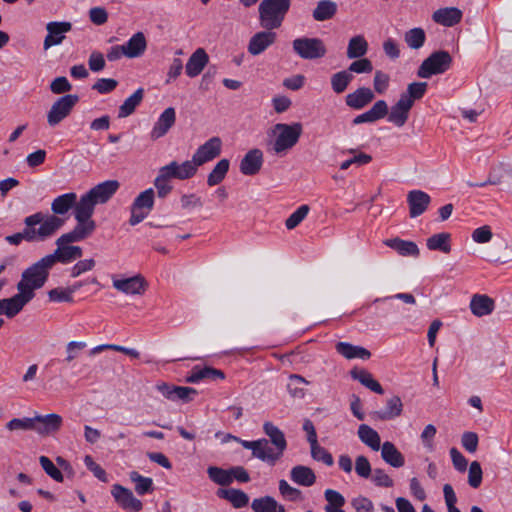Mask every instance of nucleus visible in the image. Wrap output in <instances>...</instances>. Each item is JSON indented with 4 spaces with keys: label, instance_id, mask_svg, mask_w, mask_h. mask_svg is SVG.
<instances>
[{
    "label": "nucleus",
    "instance_id": "nucleus-42",
    "mask_svg": "<svg viewBox=\"0 0 512 512\" xmlns=\"http://www.w3.org/2000/svg\"><path fill=\"white\" fill-rule=\"evenodd\" d=\"M229 437L233 438L237 442H239L243 448L251 450L252 456L267 463L268 455H266L264 451V447L266 446V438H261L253 441L242 440L235 436L229 435Z\"/></svg>",
    "mask_w": 512,
    "mask_h": 512
},
{
    "label": "nucleus",
    "instance_id": "nucleus-33",
    "mask_svg": "<svg viewBox=\"0 0 512 512\" xmlns=\"http://www.w3.org/2000/svg\"><path fill=\"white\" fill-rule=\"evenodd\" d=\"M338 11V5L332 0H320L312 11L315 21L324 22L332 19Z\"/></svg>",
    "mask_w": 512,
    "mask_h": 512
},
{
    "label": "nucleus",
    "instance_id": "nucleus-30",
    "mask_svg": "<svg viewBox=\"0 0 512 512\" xmlns=\"http://www.w3.org/2000/svg\"><path fill=\"white\" fill-rule=\"evenodd\" d=\"M337 353L346 359H362L367 360L371 357V353L364 347L352 345L348 342H338L335 346Z\"/></svg>",
    "mask_w": 512,
    "mask_h": 512
},
{
    "label": "nucleus",
    "instance_id": "nucleus-40",
    "mask_svg": "<svg viewBox=\"0 0 512 512\" xmlns=\"http://www.w3.org/2000/svg\"><path fill=\"white\" fill-rule=\"evenodd\" d=\"M217 495L228 500L235 508L245 507L249 502L248 495L239 489H219Z\"/></svg>",
    "mask_w": 512,
    "mask_h": 512
},
{
    "label": "nucleus",
    "instance_id": "nucleus-38",
    "mask_svg": "<svg viewBox=\"0 0 512 512\" xmlns=\"http://www.w3.org/2000/svg\"><path fill=\"white\" fill-rule=\"evenodd\" d=\"M357 434H358L360 441L363 444H365L366 446H368L370 449H372L373 451L380 450V447H381L380 435L376 430L371 428L369 425L361 424L358 427Z\"/></svg>",
    "mask_w": 512,
    "mask_h": 512
},
{
    "label": "nucleus",
    "instance_id": "nucleus-51",
    "mask_svg": "<svg viewBox=\"0 0 512 512\" xmlns=\"http://www.w3.org/2000/svg\"><path fill=\"white\" fill-rule=\"evenodd\" d=\"M209 478L216 484L227 486L232 483L231 468L226 470L216 466L207 469Z\"/></svg>",
    "mask_w": 512,
    "mask_h": 512
},
{
    "label": "nucleus",
    "instance_id": "nucleus-35",
    "mask_svg": "<svg viewBox=\"0 0 512 512\" xmlns=\"http://www.w3.org/2000/svg\"><path fill=\"white\" fill-rule=\"evenodd\" d=\"M403 404L399 396H392L386 402L383 410L376 411L373 415L379 420H391L401 415Z\"/></svg>",
    "mask_w": 512,
    "mask_h": 512
},
{
    "label": "nucleus",
    "instance_id": "nucleus-3",
    "mask_svg": "<svg viewBox=\"0 0 512 512\" xmlns=\"http://www.w3.org/2000/svg\"><path fill=\"white\" fill-rule=\"evenodd\" d=\"M291 7V0H262L258 7L260 26L266 30L278 29Z\"/></svg>",
    "mask_w": 512,
    "mask_h": 512
},
{
    "label": "nucleus",
    "instance_id": "nucleus-28",
    "mask_svg": "<svg viewBox=\"0 0 512 512\" xmlns=\"http://www.w3.org/2000/svg\"><path fill=\"white\" fill-rule=\"evenodd\" d=\"M124 56L127 58L140 57L147 48V41L142 32H137L123 44Z\"/></svg>",
    "mask_w": 512,
    "mask_h": 512
},
{
    "label": "nucleus",
    "instance_id": "nucleus-1",
    "mask_svg": "<svg viewBox=\"0 0 512 512\" xmlns=\"http://www.w3.org/2000/svg\"><path fill=\"white\" fill-rule=\"evenodd\" d=\"M64 223L65 220L60 217L36 212L25 217V228L22 232L6 236L5 241L15 246L20 245L24 240L27 242L45 241L55 235Z\"/></svg>",
    "mask_w": 512,
    "mask_h": 512
},
{
    "label": "nucleus",
    "instance_id": "nucleus-47",
    "mask_svg": "<svg viewBox=\"0 0 512 512\" xmlns=\"http://www.w3.org/2000/svg\"><path fill=\"white\" fill-rule=\"evenodd\" d=\"M129 478L135 484L134 489L140 496L151 493L154 490L153 480L150 477H144L137 471H132L129 473Z\"/></svg>",
    "mask_w": 512,
    "mask_h": 512
},
{
    "label": "nucleus",
    "instance_id": "nucleus-61",
    "mask_svg": "<svg viewBox=\"0 0 512 512\" xmlns=\"http://www.w3.org/2000/svg\"><path fill=\"white\" fill-rule=\"evenodd\" d=\"M75 288H54L48 292L49 300L52 302H71L73 300L72 294Z\"/></svg>",
    "mask_w": 512,
    "mask_h": 512
},
{
    "label": "nucleus",
    "instance_id": "nucleus-27",
    "mask_svg": "<svg viewBox=\"0 0 512 512\" xmlns=\"http://www.w3.org/2000/svg\"><path fill=\"white\" fill-rule=\"evenodd\" d=\"M432 19L438 24L452 27L461 21L462 12L456 7L440 8L433 13Z\"/></svg>",
    "mask_w": 512,
    "mask_h": 512
},
{
    "label": "nucleus",
    "instance_id": "nucleus-44",
    "mask_svg": "<svg viewBox=\"0 0 512 512\" xmlns=\"http://www.w3.org/2000/svg\"><path fill=\"white\" fill-rule=\"evenodd\" d=\"M230 167V161L226 158L219 160L207 176L209 187L219 185L226 177Z\"/></svg>",
    "mask_w": 512,
    "mask_h": 512
},
{
    "label": "nucleus",
    "instance_id": "nucleus-50",
    "mask_svg": "<svg viewBox=\"0 0 512 512\" xmlns=\"http://www.w3.org/2000/svg\"><path fill=\"white\" fill-rule=\"evenodd\" d=\"M404 40L409 48L418 50L425 43V40H426L425 31L419 27L412 28L405 33Z\"/></svg>",
    "mask_w": 512,
    "mask_h": 512
},
{
    "label": "nucleus",
    "instance_id": "nucleus-20",
    "mask_svg": "<svg viewBox=\"0 0 512 512\" xmlns=\"http://www.w3.org/2000/svg\"><path fill=\"white\" fill-rule=\"evenodd\" d=\"M411 102L399 97L398 101L392 105L390 110L388 109L387 120L396 127H402L405 125L409 118Z\"/></svg>",
    "mask_w": 512,
    "mask_h": 512
},
{
    "label": "nucleus",
    "instance_id": "nucleus-6",
    "mask_svg": "<svg viewBox=\"0 0 512 512\" xmlns=\"http://www.w3.org/2000/svg\"><path fill=\"white\" fill-rule=\"evenodd\" d=\"M451 65L452 57L449 52L435 51L421 63L417 75L420 78H430L433 75L443 74Z\"/></svg>",
    "mask_w": 512,
    "mask_h": 512
},
{
    "label": "nucleus",
    "instance_id": "nucleus-57",
    "mask_svg": "<svg viewBox=\"0 0 512 512\" xmlns=\"http://www.w3.org/2000/svg\"><path fill=\"white\" fill-rule=\"evenodd\" d=\"M311 457L318 462H323L327 466L334 464V459L331 453L324 447L320 446L319 443L310 446Z\"/></svg>",
    "mask_w": 512,
    "mask_h": 512
},
{
    "label": "nucleus",
    "instance_id": "nucleus-14",
    "mask_svg": "<svg viewBox=\"0 0 512 512\" xmlns=\"http://www.w3.org/2000/svg\"><path fill=\"white\" fill-rule=\"evenodd\" d=\"M83 251L79 246L57 245V249L46 255L47 262L53 267L57 262L69 264L82 257Z\"/></svg>",
    "mask_w": 512,
    "mask_h": 512
},
{
    "label": "nucleus",
    "instance_id": "nucleus-13",
    "mask_svg": "<svg viewBox=\"0 0 512 512\" xmlns=\"http://www.w3.org/2000/svg\"><path fill=\"white\" fill-rule=\"evenodd\" d=\"M111 494L115 501L124 509L131 512H139L142 510V502L136 498L132 491L119 485L115 484L112 486Z\"/></svg>",
    "mask_w": 512,
    "mask_h": 512
},
{
    "label": "nucleus",
    "instance_id": "nucleus-36",
    "mask_svg": "<svg viewBox=\"0 0 512 512\" xmlns=\"http://www.w3.org/2000/svg\"><path fill=\"white\" fill-rule=\"evenodd\" d=\"M470 309L475 316H486L494 310V301L487 295L476 294L471 299Z\"/></svg>",
    "mask_w": 512,
    "mask_h": 512
},
{
    "label": "nucleus",
    "instance_id": "nucleus-43",
    "mask_svg": "<svg viewBox=\"0 0 512 512\" xmlns=\"http://www.w3.org/2000/svg\"><path fill=\"white\" fill-rule=\"evenodd\" d=\"M368 51V42L362 35L352 37L347 46V58L358 59L366 55Z\"/></svg>",
    "mask_w": 512,
    "mask_h": 512
},
{
    "label": "nucleus",
    "instance_id": "nucleus-64",
    "mask_svg": "<svg viewBox=\"0 0 512 512\" xmlns=\"http://www.w3.org/2000/svg\"><path fill=\"white\" fill-rule=\"evenodd\" d=\"M371 481L378 487L390 488L393 486L392 478L380 468H376L372 471L370 476Z\"/></svg>",
    "mask_w": 512,
    "mask_h": 512
},
{
    "label": "nucleus",
    "instance_id": "nucleus-48",
    "mask_svg": "<svg viewBox=\"0 0 512 512\" xmlns=\"http://www.w3.org/2000/svg\"><path fill=\"white\" fill-rule=\"evenodd\" d=\"M428 84L426 82H413L408 84L407 89L400 95L401 98L411 102V106L414 105L416 100H420L424 97L427 91Z\"/></svg>",
    "mask_w": 512,
    "mask_h": 512
},
{
    "label": "nucleus",
    "instance_id": "nucleus-2",
    "mask_svg": "<svg viewBox=\"0 0 512 512\" xmlns=\"http://www.w3.org/2000/svg\"><path fill=\"white\" fill-rule=\"evenodd\" d=\"M51 269V265L44 256L22 272L21 279L16 286L18 293L15 294V297L23 307L35 297V290L45 285Z\"/></svg>",
    "mask_w": 512,
    "mask_h": 512
},
{
    "label": "nucleus",
    "instance_id": "nucleus-9",
    "mask_svg": "<svg viewBox=\"0 0 512 512\" xmlns=\"http://www.w3.org/2000/svg\"><path fill=\"white\" fill-rule=\"evenodd\" d=\"M79 96L77 94H66L58 98L51 106L47 113V122L51 127H55L61 121H63L74 106L78 103Z\"/></svg>",
    "mask_w": 512,
    "mask_h": 512
},
{
    "label": "nucleus",
    "instance_id": "nucleus-39",
    "mask_svg": "<svg viewBox=\"0 0 512 512\" xmlns=\"http://www.w3.org/2000/svg\"><path fill=\"white\" fill-rule=\"evenodd\" d=\"M224 378L225 374L222 370L215 369L213 367H194L191 374L187 377V382L198 383L202 379L223 380Z\"/></svg>",
    "mask_w": 512,
    "mask_h": 512
},
{
    "label": "nucleus",
    "instance_id": "nucleus-17",
    "mask_svg": "<svg viewBox=\"0 0 512 512\" xmlns=\"http://www.w3.org/2000/svg\"><path fill=\"white\" fill-rule=\"evenodd\" d=\"M96 201L88 194H83L79 200L76 199L74 205V217L78 223L87 225L89 223H95L91 217L94 213Z\"/></svg>",
    "mask_w": 512,
    "mask_h": 512
},
{
    "label": "nucleus",
    "instance_id": "nucleus-22",
    "mask_svg": "<svg viewBox=\"0 0 512 512\" xmlns=\"http://www.w3.org/2000/svg\"><path fill=\"white\" fill-rule=\"evenodd\" d=\"M431 197L422 190H411L407 195L410 217L422 215L428 208Z\"/></svg>",
    "mask_w": 512,
    "mask_h": 512
},
{
    "label": "nucleus",
    "instance_id": "nucleus-19",
    "mask_svg": "<svg viewBox=\"0 0 512 512\" xmlns=\"http://www.w3.org/2000/svg\"><path fill=\"white\" fill-rule=\"evenodd\" d=\"M263 165V152L254 148L249 150L240 162V172L246 176L256 175Z\"/></svg>",
    "mask_w": 512,
    "mask_h": 512
},
{
    "label": "nucleus",
    "instance_id": "nucleus-37",
    "mask_svg": "<svg viewBox=\"0 0 512 512\" xmlns=\"http://www.w3.org/2000/svg\"><path fill=\"white\" fill-rule=\"evenodd\" d=\"M77 195L69 192L56 197L51 203L53 216L66 214L76 204Z\"/></svg>",
    "mask_w": 512,
    "mask_h": 512
},
{
    "label": "nucleus",
    "instance_id": "nucleus-25",
    "mask_svg": "<svg viewBox=\"0 0 512 512\" xmlns=\"http://www.w3.org/2000/svg\"><path fill=\"white\" fill-rule=\"evenodd\" d=\"M119 182L116 180H107L91 188L87 193L96 201L97 204L106 203L118 190Z\"/></svg>",
    "mask_w": 512,
    "mask_h": 512
},
{
    "label": "nucleus",
    "instance_id": "nucleus-29",
    "mask_svg": "<svg viewBox=\"0 0 512 512\" xmlns=\"http://www.w3.org/2000/svg\"><path fill=\"white\" fill-rule=\"evenodd\" d=\"M350 375L354 380L359 381L364 387L376 394L382 395L384 390L380 383L373 378V375L364 368H353Z\"/></svg>",
    "mask_w": 512,
    "mask_h": 512
},
{
    "label": "nucleus",
    "instance_id": "nucleus-63",
    "mask_svg": "<svg viewBox=\"0 0 512 512\" xmlns=\"http://www.w3.org/2000/svg\"><path fill=\"white\" fill-rule=\"evenodd\" d=\"M389 83L390 76L387 73L381 70H377L375 72L373 78V88L375 92H377L378 94H384L389 87Z\"/></svg>",
    "mask_w": 512,
    "mask_h": 512
},
{
    "label": "nucleus",
    "instance_id": "nucleus-58",
    "mask_svg": "<svg viewBox=\"0 0 512 512\" xmlns=\"http://www.w3.org/2000/svg\"><path fill=\"white\" fill-rule=\"evenodd\" d=\"M482 477L483 472L480 463L478 461H473L470 464L468 471L469 485L474 489L478 488L482 483Z\"/></svg>",
    "mask_w": 512,
    "mask_h": 512
},
{
    "label": "nucleus",
    "instance_id": "nucleus-16",
    "mask_svg": "<svg viewBox=\"0 0 512 512\" xmlns=\"http://www.w3.org/2000/svg\"><path fill=\"white\" fill-rule=\"evenodd\" d=\"M276 39L277 34L273 30L259 31L250 38L247 50L253 56L260 55L273 45Z\"/></svg>",
    "mask_w": 512,
    "mask_h": 512
},
{
    "label": "nucleus",
    "instance_id": "nucleus-15",
    "mask_svg": "<svg viewBox=\"0 0 512 512\" xmlns=\"http://www.w3.org/2000/svg\"><path fill=\"white\" fill-rule=\"evenodd\" d=\"M72 29V24L66 21H53L46 25L48 34L46 35L43 43L45 50H48L52 46H56L62 43L65 38V33Z\"/></svg>",
    "mask_w": 512,
    "mask_h": 512
},
{
    "label": "nucleus",
    "instance_id": "nucleus-34",
    "mask_svg": "<svg viewBox=\"0 0 512 512\" xmlns=\"http://www.w3.org/2000/svg\"><path fill=\"white\" fill-rule=\"evenodd\" d=\"M291 480L301 486L310 487L316 482L314 471L304 465L294 466L290 471Z\"/></svg>",
    "mask_w": 512,
    "mask_h": 512
},
{
    "label": "nucleus",
    "instance_id": "nucleus-21",
    "mask_svg": "<svg viewBox=\"0 0 512 512\" xmlns=\"http://www.w3.org/2000/svg\"><path fill=\"white\" fill-rule=\"evenodd\" d=\"M375 98L374 91L369 87H359L345 96V104L353 110H361Z\"/></svg>",
    "mask_w": 512,
    "mask_h": 512
},
{
    "label": "nucleus",
    "instance_id": "nucleus-5",
    "mask_svg": "<svg viewBox=\"0 0 512 512\" xmlns=\"http://www.w3.org/2000/svg\"><path fill=\"white\" fill-rule=\"evenodd\" d=\"M263 431L269 437V440L266 439V446H263L268 455L267 464L273 466L283 456L287 441L284 433L270 421L264 422Z\"/></svg>",
    "mask_w": 512,
    "mask_h": 512
},
{
    "label": "nucleus",
    "instance_id": "nucleus-59",
    "mask_svg": "<svg viewBox=\"0 0 512 512\" xmlns=\"http://www.w3.org/2000/svg\"><path fill=\"white\" fill-rule=\"evenodd\" d=\"M33 417L13 418L6 424V428L10 431H28L33 430Z\"/></svg>",
    "mask_w": 512,
    "mask_h": 512
},
{
    "label": "nucleus",
    "instance_id": "nucleus-60",
    "mask_svg": "<svg viewBox=\"0 0 512 512\" xmlns=\"http://www.w3.org/2000/svg\"><path fill=\"white\" fill-rule=\"evenodd\" d=\"M349 71V74L357 73V74H363V73H370L373 70L372 62L368 58H358L357 60L353 61L348 68L346 69Z\"/></svg>",
    "mask_w": 512,
    "mask_h": 512
},
{
    "label": "nucleus",
    "instance_id": "nucleus-11",
    "mask_svg": "<svg viewBox=\"0 0 512 512\" xmlns=\"http://www.w3.org/2000/svg\"><path fill=\"white\" fill-rule=\"evenodd\" d=\"M113 287L126 295H142L146 291L147 283L141 275H135L129 278L118 279L112 277Z\"/></svg>",
    "mask_w": 512,
    "mask_h": 512
},
{
    "label": "nucleus",
    "instance_id": "nucleus-46",
    "mask_svg": "<svg viewBox=\"0 0 512 512\" xmlns=\"http://www.w3.org/2000/svg\"><path fill=\"white\" fill-rule=\"evenodd\" d=\"M353 78L354 76L349 74V71L346 69L334 73L330 79L333 92L336 94L343 93L352 82Z\"/></svg>",
    "mask_w": 512,
    "mask_h": 512
},
{
    "label": "nucleus",
    "instance_id": "nucleus-12",
    "mask_svg": "<svg viewBox=\"0 0 512 512\" xmlns=\"http://www.w3.org/2000/svg\"><path fill=\"white\" fill-rule=\"evenodd\" d=\"M33 422V431L40 436H48L54 434L61 428L63 419L59 414L51 413L47 415H35Z\"/></svg>",
    "mask_w": 512,
    "mask_h": 512
},
{
    "label": "nucleus",
    "instance_id": "nucleus-32",
    "mask_svg": "<svg viewBox=\"0 0 512 512\" xmlns=\"http://www.w3.org/2000/svg\"><path fill=\"white\" fill-rule=\"evenodd\" d=\"M384 244L395 250L401 256L417 257L419 255V248L413 241L402 240L400 238L387 239Z\"/></svg>",
    "mask_w": 512,
    "mask_h": 512
},
{
    "label": "nucleus",
    "instance_id": "nucleus-52",
    "mask_svg": "<svg viewBox=\"0 0 512 512\" xmlns=\"http://www.w3.org/2000/svg\"><path fill=\"white\" fill-rule=\"evenodd\" d=\"M251 508L254 512H276L278 502L271 496L255 498L252 501Z\"/></svg>",
    "mask_w": 512,
    "mask_h": 512
},
{
    "label": "nucleus",
    "instance_id": "nucleus-8",
    "mask_svg": "<svg viewBox=\"0 0 512 512\" xmlns=\"http://www.w3.org/2000/svg\"><path fill=\"white\" fill-rule=\"evenodd\" d=\"M155 192L153 188L142 191L131 205L129 224L135 226L142 222L154 207Z\"/></svg>",
    "mask_w": 512,
    "mask_h": 512
},
{
    "label": "nucleus",
    "instance_id": "nucleus-4",
    "mask_svg": "<svg viewBox=\"0 0 512 512\" xmlns=\"http://www.w3.org/2000/svg\"><path fill=\"white\" fill-rule=\"evenodd\" d=\"M302 132L303 126L300 122L275 124L269 131V135L274 137L272 145L274 153L277 155L287 153L298 143Z\"/></svg>",
    "mask_w": 512,
    "mask_h": 512
},
{
    "label": "nucleus",
    "instance_id": "nucleus-7",
    "mask_svg": "<svg viewBox=\"0 0 512 512\" xmlns=\"http://www.w3.org/2000/svg\"><path fill=\"white\" fill-rule=\"evenodd\" d=\"M293 51L302 59L316 60L323 58L327 49L322 39L316 37H300L292 42Z\"/></svg>",
    "mask_w": 512,
    "mask_h": 512
},
{
    "label": "nucleus",
    "instance_id": "nucleus-18",
    "mask_svg": "<svg viewBox=\"0 0 512 512\" xmlns=\"http://www.w3.org/2000/svg\"><path fill=\"white\" fill-rule=\"evenodd\" d=\"M176 122V112L173 107L166 108L158 117L150 132L151 140L165 136Z\"/></svg>",
    "mask_w": 512,
    "mask_h": 512
},
{
    "label": "nucleus",
    "instance_id": "nucleus-10",
    "mask_svg": "<svg viewBox=\"0 0 512 512\" xmlns=\"http://www.w3.org/2000/svg\"><path fill=\"white\" fill-rule=\"evenodd\" d=\"M221 151L222 140L218 136H214L207 140L204 144L200 145L192 157L196 164L202 166L205 163L217 158L221 154Z\"/></svg>",
    "mask_w": 512,
    "mask_h": 512
},
{
    "label": "nucleus",
    "instance_id": "nucleus-26",
    "mask_svg": "<svg viewBox=\"0 0 512 512\" xmlns=\"http://www.w3.org/2000/svg\"><path fill=\"white\" fill-rule=\"evenodd\" d=\"M209 57L203 48H198L188 59L185 67L186 74L194 78L198 76L207 65Z\"/></svg>",
    "mask_w": 512,
    "mask_h": 512
},
{
    "label": "nucleus",
    "instance_id": "nucleus-41",
    "mask_svg": "<svg viewBox=\"0 0 512 512\" xmlns=\"http://www.w3.org/2000/svg\"><path fill=\"white\" fill-rule=\"evenodd\" d=\"M144 97V89L138 88L131 96H129L119 107L118 117L126 118L134 113L137 106L140 105Z\"/></svg>",
    "mask_w": 512,
    "mask_h": 512
},
{
    "label": "nucleus",
    "instance_id": "nucleus-45",
    "mask_svg": "<svg viewBox=\"0 0 512 512\" xmlns=\"http://www.w3.org/2000/svg\"><path fill=\"white\" fill-rule=\"evenodd\" d=\"M450 239L451 235L447 232L437 233L427 239L426 246L431 251L449 253L451 251Z\"/></svg>",
    "mask_w": 512,
    "mask_h": 512
},
{
    "label": "nucleus",
    "instance_id": "nucleus-31",
    "mask_svg": "<svg viewBox=\"0 0 512 512\" xmlns=\"http://www.w3.org/2000/svg\"><path fill=\"white\" fill-rule=\"evenodd\" d=\"M381 457L383 461L394 468H400L404 466L405 459L402 453L396 448V446L389 441L384 442L381 447Z\"/></svg>",
    "mask_w": 512,
    "mask_h": 512
},
{
    "label": "nucleus",
    "instance_id": "nucleus-62",
    "mask_svg": "<svg viewBox=\"0 0 512 512\" xmlns=\"http://www.w3.org/2000/svg\"><path fill=\"white\" fill-rule=\"evenodd\" d=\"M372 467L368 458L364 455H359L355 459V472L356 474L364 479L370 478L372 474Z\"/></svg>",
    "mask_w": 512,
    "mask_h": 512
},
{
    "label": "nucleus",
    "instance_id": "nucleus-55",
    "mask_svg": "<svg viewBox=\"0 0 512 512\" xmlns=\"http://www.w3.org/2000/svg\"><path fill=\"white\" fill-rule=\"evenodd\" d=\"M39 463L45 473L56 482H63L64 476L61 470L47 456H40Z\"/></svg>",
    "mask_w": 512,
    "mask_h": 512
},
{
    "label": "nucleus",
    "instance_id": "nucleus-24",
    "mask_svg": "<svg viewBox=\"0 0 512 512\" xmlns=\"http://www.w3.org/2000/svg\"><path fill=\"white\" fill-rule=\"evenodd\" d=\"M388 114V104L385 100L376 101L373 106L366 112L357 115L353 120V125H359L362 123H374L380 119H383Z\"/></svg>",
    "mask_w": 512,
    "mask_h": 512
},
{
    "label": "nucleus",
    "instance_id": "nucleus-23",
    "mask_svg": "<svg viewBox=\"0 0 512 512\" xmlns=\"http://www.w3.org/2000/svg\"><path fill=\"white\" fill-rule=\"evenodd\" d=\"M96 228L95 223L87 225L78 223L70 232L62 234L57 240L56 245H69L70 243L79 242L90 236Z\"/></svg>",
    "mask_w": 512,
    "mask_h": 512
},
{
    "label": "nucleus",
    "instance_id": "nucleus-54",
    "mask_svg": "<svg viewBox=\"0 0 512 512\" xmlns=\"http://www.w3.org/2000/svg\"><path fill=\"white\" fill-rule=\"evenodd\" d=\"M279 493L288 501L297 502L303 499L302 491L291 486L286 480L279 481Z\"/></svg>",
    "mask_w": 512,
    "mask_h": 512
},
{
    "label": "nucleus",
    "instance_id": "nucleus-53",
    "mask_svg": "<svg viewBox=\"0 0 512 512\" xmlns=\"http://www.w3.org/2000/svg\"><path fill=\"white\" fill-rule=\"evenodd\" d=\"M324 497L328 502L324 508L325 512H327V509L330 510V512L338 511L345 504V498L336 490L326 489L324 492Z\"/></svg>",
    "mask_w": 512,
    "mask_h": 512
},
{
    "label": "nucleus",
    "instance_id": "nucleus-56",
    "mask_svg": "<svg viewBox=\"0 0 512 512\" xmlns=\"http://www.w3.org/2000/svg\"><path fill=\"white\" fill-rule=\"evenodd\" d=\"M308 205L299 206L285 221V226L287 229L292 230L296 228L308 215L309 213Z\"/></svg>",
    "mask_w": 512,
    "mask_h": 512
},
{
    "label": "nucleus",
    "instance_id": "nucleus-49",
    "mask_svg": "<svg viewBox=\"0 0 512 512\" xmlns=\"http://www.w3.org/2000/svg\"><path fill=\"white\" fill-rule=\"evenodd\" d=\"M174 164L178 180H187L194 177L197 174L198 167L200 166L199 164H196L193 158L182 163L174 161Z\"/></svg>",
    "mask_w": 512,
    "mask_h": 512
}]
</instances>
